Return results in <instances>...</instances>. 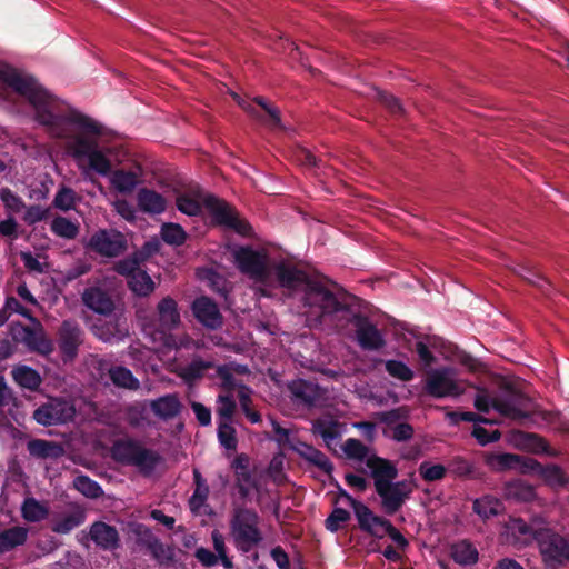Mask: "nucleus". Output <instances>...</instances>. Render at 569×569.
I'll use <instances>...</instances> for the list:
<instances>
[{
  "label": "nucleus",
  "instance_id": "obj_1",
  "mask_svg": "<svg viewBox=\"0 0 569 569\" xmlns=\"http://www.w3.org/2000/svg\"><path fill=\"white\" fill-rule=\"evenodd\" d=\"M0 80L28 99L34 109L36 120L47 127L53 137L69 138L72 130L92 137L102 133V126L87 116L63 114L58 100L49 94L33 77L13 68L3 67L0 69Z\"/></svg>",
  "mask_w": 569,
  "mask_h": 569
},
{
  "label": "nucleus",
  "instance_id": "obj_2",
  "mask_svg": "<svg viewBox=\"0 0 569 569\" xmlns=\"http://www.w3.org/2000/svg\"><path fill=\"white\" fill-rule=\"evenodd\" d=\"M300 301L308 321L342 329L343 320L357 303V298L346 291H333L327 278L318 273Z\"/></svg>",
  "mask_w": 569,
  "mask_h": 569
},
{
  "label": "nucleus",
  "instance_id": "obj_3",
  "mask_svg": "<svg viewBox=\"0 0 569 569\" xmlns=\"http://www.w3.org/2000/svg\"><path fill=\"white\" fill-rule=\"evenodd\" d=\"M178 325L177 302L171 298H164L158 306L157 323H146L142 330L149 337L152 350L163 363L176 361L178 358V345L173 335Z\"/></svg>",
  "mask_w": 569,
  "mask_h": 569
},
{
  "label": "nucleus",
  "instance_id": "obj_4",
  "mask_svg": "<svg viewBox=\"0 0 569 569\" xmlns=\"http://www.w3.org/2000/svg\"><path fill=\"white\" fill-rule=\"evenodd\" d=\"M370 469V476L377 495L381 500V507L388 515H393L401 509L416 487L413 480H396L398 470L396 465H366Z\"/></svg>",
  "mask_w": 569,
  "mask_h": 569
},
{
  "label": "nucleus",
  "instance_id": "obj_5",
  "mask_svg": "<svg viewBox=\"0 0 569 569\" xmlns=\"http://www.w3.org/2000/svg\"><path fill=\"white\" fill-rule=\"evenodd\" d=\"M161 248V240L157 237L148 240L142 248L131 257L116 263L114 270L128 277L130 289L138 296H148L154 289L151 277L140 269V264Z\"/></svg>",
  "mask_w": 569,
  "mask_h": 569
},
{
  "label": "nucleus",
  "instance_id": "obj_6",
  "mask_svg": "<svg viewBox=\"0 0 569 569\" xmlns=\"http://www.w3.org/2000/svg\"><path fill=\"white\" fill-rule=\"evenodd\" d=\"M260 518L254 510L236 508L230 520V535L236 549L242 553L258 547L263 535L259 528Z\"/></svg>",
  "mask_w": 569,
  "mask_h": 569
},
{
  "label": "nucleus",
  "instance_id": "obj_7",
  "mask_svg": "<svg viewBox=\"0 0 569 569\" xmlns=\"http://www.w3.org/2000/svg\"><path fill=\"white\" fill-rule=\"evenodd\" d=\"M237 269L256 283L269 286L272 280L270 257L264 250H256L251 246H238L232 249Z\"/></svg>",
  "mask_w": 569,
  "mask_h": 569
},
{
  "label": "nucleus",
  "instance_id": "obj_8",
  "mask_svg": "<svg viewBox=\"0 0 569 569\" xmlns=\"http://www.w3.org/2000/svg\"><path fill=\"white\" fill-rule=\"evenodd\" d=\"M422 391L433 399L458 398L465 393L466 387L456 378V370L445 366L426 370Z\"/></svg>",
  "mask_w": 569,
  "mask_h": 569
},
{
  "label": "nucleus",
  "instance_id": "obj_9",
  "mask_svg": "<svg viewBox=\"0 0 569 569\" xmlns=\"http://www.w3.org/2000/svg\"><path fill=\"white\" fill-rule=\"evenodd\" d=\"M204 207L209 211L212 226L232 230L243 237L251 236V224L241 218L236 207L224 199L208 194L204 200Z\"/></svg>",
  "mask_w": 569,
  "mask_h": 569
},
{
  "label": "nucleus",
  "instance_id": "obj_10",
  "mask_svg": "<svg viewBox=\"0 0 569 569\" xmlns=\"http://www.w3.org/2000/svg\"><path fill=\"white\" fill-rule=\"evenodd\" d=\"M349 323L355 327L356 340L362 350L378 351L386 346L382 332L357 308V303L343 320V328Z\"/></svg>",
  "mask_w": 569,
  "mask_h": 569
},
{
  "label": "nucleus",
  "instance_id": "obj_11",
  "mask_svg": "<svg viewBox=\"0 0 569 569\" xmlns=\"http://www.w3.org/2000/svg\"><path fill=\"white\" fill-rule=\"evenodd\" d=\"M273 437L281 452L292 451L305 459L306 462H328L327 457L317 448L300 441L296 432L283 428L276 420H271Z\"/></svg>",
  "mask_w": 569,
  "mask_h": 569
},
{
  "label": "nucleus",
  "instance_id": "obj_12",
  "mask_svg": "<svg viewBox=\"0 0 569 569\" xmlns=\"http://www.w3.org/2000/svg\"><path fill=\"white\" fill-rule=\"evenodd\" d=\"M535 540L539 546L547 567L557 569L569 561V542L549 528L535 531Z\"/></svg>",
  "mask_w": 569,
  "mask_h": 569
},
{
  "label": "nucleus",
  "instance_id": "obj_13",
  "mask_svg": "<svg viewBox=\"0 0 569 569\" xmlns=\"http://www.w3.org/2000/svg\"><path fill=\"white\" fill-rule=\"evenodd\" d=\"M69 150L79 163L86 159L91 170L103 177L110 174L111 163L107 156L98 149L96 140L76 136L69 142Z\"/></svg>",
  "mask_w": 569,
  "mask_h": 569
},
{
  "label": "nucleus",
  "instance_id": "obj_14",
  "mask_svg": "<svg viewBox=\"0 0 569 569\" xmlns=\"http://www.w3.org/2000/svg\"><path fill=\"white\" fill-rule=\"evenodd\" d=\"M278 286L291 293L302 296L318 273L309 272L295 264L280 261L272 268Z\"/></svg>",
  "mask_w": 569,
  "mask_h": 569
},
{
  "label": "nucleus",
  "instance_id": "obj_15",
  "mask_svg": "<svg viewBox=\"0 0 569 569\" xmlns=\"http://www.w3.org/2000/svg\"><path fill=\"white\" fill-rule=\"evenodd\" d=\"M76 416L74 405L63 398L51 397L48 402L37 408L33 419L42 426L63 425L72 421Z\"/></svg>",
  "mask_w": 569,
  "mask_h": 569
},
{
  "label": "nucleus",
  "instance_id": "obj_16",
  "mask_svg": "<svg viewBox=\"0 0 569 569\" xmlns=\"http://www.w3.org/2000/svg\"><path fill=\"white\" fill-rule=\"evenodd\" d=\"M287 387L292 401L308 409L320 406L326 399V390L312 380L295 379Z\"/></svg>",
  "mask_w": 569,
  "mask_h": 569
},
{
  "label": "nucleus",
  "instance_id": "obj_17",
  "mask_svg": "<svg viewBox=\"0 0 569 569\" xmlns=\"http://www.w3.org/2000/svg\"><path fill=\"white\" fill-rule=\"evenodd\" d=\"M111 457L116 462H159L157 456L130 438L116 441L111 448Z\"/></svg>",
  "mask_w": 569,
  "mask_h": 569
},
{
  "label": "nucleus",
  "instance_id": "obj_18",
  "mask_svg": "<svg viewBox=\"0 0 569 569\" xmlns=\"http://www.w3.org/2000/svg\"><path fill=\"white\" fill-rule=\"evenodd\" d=\"M127 246L124 236L114 229L97 231L89 240L88 247L103 257H117Z\"/></svg>",
  "mask_w": 569,
  "mask_h": 569
},
{
  "label": "nucleus",
  "instance_id": "obj_19",
  "mask_svg": "<svg viewBox=\"0 0 569 569\" xmlns=\"http://www.w3.org/2000/svg\"><path fill=\"white\" fill-rule=\"evenodd\" d=\"M493 470L503 471L518 467L521 473H537L548 486L560 488L567 485L568 477L565 475L559 465H491Z\"/></svg>",
  "mask_w": 569,
  "mask_h": 569
},
{
  "label": "nucleus",
  "instance_id": "obj_20",
  "mask_svg": "<svg viewBox=\"0 0 569 569\" xmlns=\"http://www.w3.org/2000/svg\"><path fill=\"white\" fill-rule=\"evenodd\" d=\"M199 183L180 174V212L188 216H198L204 207L206 197Z\"/></svg>",
  "mask_w": 569,
  "mask_h": 569
},
{
  "label": "nucleus",
  "instance_id": "obj_21",
  "mask_svg": "<svg viewBox=\"0 0 569 569\" xmlns=\"http://www.w3.org/2000/svg\"><path fill=\"white\" fill-rule=\"evenodd\" d=\"M527 401L528 398L522 392L507 386L501 396H496L495 410L511 419L527 418L528 415L522 409Z\"/></svg>",
  "mask_w": 569,
  "mask_h": 569
},
{
  "label": "nucleus",
  "instance_id": "obj_22",
  "mask_svg": "<svg viewBox=\"0 0 569 569\" xmlns=\"http://www.w3.org/2000/svg\"><path fill=\"white\" fill-rule=\"evenodd\" d=\"M191 310L196 320L207 329L217 330L223 325V316L218 305L207 296L196 298Z\"/></svg>",
  "mask_w": 569,
  "mask_h": 569
},
{
  "label": "nucleus",
  "instance_id": "obj_23",
  "mask_svg": "<svg viewBox=\"0 0 569 569\" xmlns=\"http://www.w3.org/2000/svg\"><path fill=\"white\" fill-rule=\"evenodd\" d=\"M89 537L102 550H114L120 546L116 527L103 521H96L90 526Z\"/></svg>",
  "mask_w": 569,
  "mask_h": 569
},
{
  "label": "nucleus",
  "instance_id": "obj_24",
  "mask_svg": "<svg viewBox=\"0 0 569 569\" xmlns=\"http://www.w3.org/2000/svg\"><path fill=\"white\" fill-rule=\"evenodd\" d=\"M341 425L331 416L320 417L312 421V432L322 438L326 446L337 452L336 446L341 437Z\"/></svg>",
  "mask_w": 569,
  "mask_h": 569
},
{
  "label": "nucleus",
  "instance_id": "obj_25",
  "mask_svg": "<svg viewBox=\"0 0 569 569\" xmlns=\"http://www.w3.org/2000/svg\"><path fill=\"white\" fill-rule=\"evenodd\" d=\"M81 342V330L78 323L64 320L60 329V349L64 360H71L76 357Z\"/></svg>",
  "mask_w": 569,
  "mask_h": 569
},
{
  "label": "nucleus",
  "instance_id": "obj_26",
  "mask_svg": "<svg viewBox=\"0 0 569 569\" xmlns=\"http://www.w3.org/2000/svg\"><path fill=\"white\" fill-rule=\"evenodd\" d=\"M353 512L361 530L369 532L378 538L383 537V527L386 519L376 516L369 507L362 502L353 503Z\"/></svg>",
  "mask_w": 569,
  "mask_h": 569
},
{
  "label": "nucleus",
  "instance_id": "obj_27",
  "mask_svg": "<svg viewBox=\"0 0 569 569\" xmlns=\"http://www.w3.org/2000/svg\"><path fill=\"white\" fill-rule=\"evenodd\" d=\"M341 455L338 457H346L348 459L357 460L358 462H391L388 459L380 458L376 455H369L370 450L360 440L356 438H348L339 446Z\"/></svg>",
  "mask_w": 569,
  "mask_h": 569
},
{
  "label": "nucleus",
  "instance_id": "obj_28",
  "mask_svg": "<svg viewBox=\"0 0 569 569\" xmlns=\"http://www.w3.org/2000/svg\"><path fill=\"white\" fill-rule=\"evenodd\" d=\"M110 184L120 193L132 192L142 180V170L137 167L130 170H116L110 172Z\"/></svg>",
  "mask_w": 569,
  "mask_h": 569
},
{
  "label": "nucleus",
  "instance_id": "obj_29",
  "mask_svg": "<svg viewBox=\"0 0 569 569\" xmlns=\"http://www.w3.org/2000/svg\"><path fill=\"white\" fill-rule=\"evenodd\" d=\"M82 301L89 309L100 315H110L114 309L110 296L97 287L86 289Z\"/></svg>",
  "mask_w": 569,
  "mask_h": 569
},
{
  "label": "nucleus",
  "instance_id": "obj_30",
  "mask_svg": "<svg viewBox=\"0 0 569 569\" xmlns=\"http://www.w3.org/2000/svg\"><path fill=\"white\" fill-rule=\"evenodd\" d=\"M137 201L143 212L151 214H159L167 207V201L160 193L147 188L139 190Z\"/></svg>",
  "mask_w": 569,
  "mask_h": 569
},
{
  "label": "nucleus",
  "instance_id": "obj_31",
  "mask_svg": "<svg viewBox=\"0 0 569 569\" xmlns=\"http://www.w3.org/2000/svg\"><path fill=\"white\" fill-rule=\"evenodd\" d=\"M28 539V529L14 526L0 531V555L23 546Z\"/></svg>",
  "mask_w": 569,
  "mask_h": 569
},
{
  "label": "nucleus",
  "instance_id": "obj_32",
  "mask_svg": "<svg viewBox=\"0 0 569 569\" xmlns=\"http://www.w3.org/2000/svg\"><path fill=\"white\" fill-rule=\"evenodd\" d=\"M11 375L14 382L24 389L37 390L42 383L40 373L36 369L26 365L13 367Z\"/></svg>",
  "mask_w": 569,
  "mask_h": 569
},
{
  "label": "nucleus",
  "instance_id": "obj_33",
  "mask_svg": "<svg viewBox=\"0 0 569 569\" xmlns=\"http://www.w3.org/2000/svg\"><path fill=\"white\" fill-rule=\"evenodd\" d=\"M27 448L29 453L37 459H57L63 453L62 446L42 439L30 440Z\"/></svg>",
  "mask_w": 569,
  "mask_h": 569
},
{
  "label": "nucleus",
  "instance_id": "obj_34",
  "mask_svg": "<svg viewBox=\"0 0 569 569\" xmlns=\"http://www.w3.org/2000/svg\"><path fill=\"white\" fill-rule=\"evenodd\" d=\"M86 521V511L76 508L52 522L51 530L59 535H67Z\"/></svg>",
  "mask_w": 569,
  "mask_h": 569
},
{
  "label": "nucleus",
  "instance_id": "obj_35",
  "mask_svg": "<svg viewBox=\"0 0 569 569\" xmlns=\"http://www.w3.org/2000/svg\"><path fill=\"white\" fill-rule=\"evenodd\" d=\"M450 555L453 561L460 566L475 565L479 557L477 548L466 540L453 543Z\"/></svg>",
  "mask_w": 569,
  "mask_h": 569
},
{
  "label": "nucleus",
  "instance_id": "obj_36",
  "mask_svg": "<svg viewBox=\"0 0 569 569\" xmlns=\"http://www.w3.org/2000/svg\"><path fill=\"white\" fill-rule=\"evenodd\" d=\"M505 495L513 501H531L536 497L535 488L522 480H512L506 483Z\"/></svg>",
  "mask_w": 569,
  "mask_h": 569
},
{
  "label": "nucleus",
  "instance_id": "obj_37",
  "mask_svg": "<svg viewBox=\"0 0 569 569\" xmlns=\"http://www.w3.org/2000/svg\"><path fill=\"white\" fill-rule=\"evenodd\" d=\"M472 509L481 519H489L501 511L502 503L500 499L488 495L475 499Z\"/></svg>",
  "mask_w": 569,
  "mask_h": 569
},
{
  "label": "nucleus",
  "instance_id": "obj_38",
  "mask_svg": "<svg viewBox=\"0 0 569 569\" xmlns=\"http://www.w3.org/2000/svg\"><path fill=\"white\" fill-rule=\"evenodd\" d=\"M21 515L28 522H38L48 517L49 509L36 498L28 497L21 506Z\"/></svg>",
  "mask_w": 569,
  "mask_h": 569
},
{
  "label": "nucleus",
  "instance_id": "obj_39",
  "mask_svg": "<svg viewBox=\"0 0 569 569\" xmlns=\"http://www.w3.org/2000/svg\"><path fill=\"white\" fill-rule=\"evenodd\" d=\"M151 408L162 419L174 417L178 413V398L176 395L160 397L151 403Z\"/></svg>",
  "mask_w": 569,
  "mask_h": 569
},
{
  "label": "nucleus",
  "instance_id": "obj_40",
  "mask_svg": "<svg viewBox=\"0 0 569 569\" xmlns=\"http://www.w3.org/2000/svg\"><path fill=\"white\" fill-rule=\"evenodd\" d=\"M109 376L111 381L118 387L127 388L130 390H136L139 388V380L133 377L129 369L122 366L110 368Z\"/></svg>",
  "mask_w": 569,
  "mask_h": 569
},
{
  "label": "nucleus",
  "instance_id": "obj_41",
  "mask_svg": "<svg viewBox=\"0 0 569 569\" xmlns=\"http://www.w3.org/2000/svg\"><path fill=\"white\" fill-rule=\"evenodd\" d=\"M379 362L385 363V369L390 377L398 379L402 382L411 381L415 377L413 370L400 360H395V359L382 360V359H380Z\"/></svg>",
  "mask_w": 569,
  "mask_h": 569
},
{
  "label": "nucleus",
  "instance_id": "obj_42",
  "mask_svg": "<svg viewBox=\"0 0 569 569\" xmlns=\"http://www.w3.org/2000/svg\"><path fill=\"white\" fill-rule=\"evenodd\" d=\"M194 479L197 487L189 499V506L193 513H200L201 508L204 506V502L208 497V486L201 479L199 471L194 470Z\"/></svg>",
  "mask_w": 569,
  "mask_h": 569
},
{
  "label": "nucleus",
  "instance_id": "obj_43",
  "mask_svg": "<svg viewBox=\"0 0 569 569\" xmlns=\"http://www.w3.org/2000/svg\"><path fill=\"white\" fill-rule=\"evenodd\" d=\"M51 231L60 238L74 239L79 233V226L64 217H57L51 221Z\"/></svg>",
  "mask_w": 569,
  "mask_h": 569
},
{
  "label": "nucleus",
  "instance_id": "obj_44",
  "mask_svg": "<svg viewBox=\"0 0 569 569\" xmlns=\"http://www.w3.org/2000/svg\"><path fill=\"white\" fill-rule=\"evenodd\" d=\"M73 486L79 492L90 499H97L103 495V490L99 483L88 476H77L73 480Z\"/></svg>",
  "mask_w": 569,
  "mask_h": 569
},
{
  "label": "nucleus",
  "instance_id": "obj_45",
  "mask_svg": "<svg viewBox=\"0 0 569 569\" xmlns=\"http://www.w3.org/2000/svg\"><path fill=\"white\" fill-rule=\"evenodd\" d=\"M210 367V362L203 361L202 359H194L187 367L180 368V379L186 383H192L193 381L201 379L206 369Z\"/></svg>",
  "mask_w": 569,
  "mask_h": 569
},
{
  "label": "nucleus",
  "instance_id": "obj_46",
  "mask_svg": "<svg viewBox=\"0 0 569 569\" xmlns=\"http://www.w3.org/2000/svg\"><path fill=\"white\" fill-rule=\"evenodd\" d=\"M253 102L261 107L267 113L266 118L261 116V122L271 128H281L280 110L277 107L270 106L261 96L254 97Z\"/></svg>",
  "mask_w": 569,
  "mask_h": 569
},
{
  "label": "nucleus",
  "instance_id": "obj_47",
  "mask_svg": "<svg viewBox=\"0 0 569 569\" xmlns=\"http://www.w3.org/2000/svg\"><path fill=\"white\" fill-rule=\"evenodd\" d=\"M233 466H234V472L238 477L239 493L241 497L246 498L256 486L254 480L248 472V467L250 465H233Z\"/></svg>",
  "mask_w": 569,
  "mask_h": 569
},
{
  "label": "nucleus",
  "instance_id": "obj_48",
  "mask_svg": "<svg viewBox=\"0 0 569 569\" xmlns=\"http://www.w3.org/2000/svg\"><path fill=\"white\" fill-rule=\"evenodd\" d=\"M211 539H212L216 555L219 557L220 562L223 566V568L232 569L233 562L227 555V547H226V541H224L223 535L221 532H219V530L214 529L211 532Z\"/></svg>",
  "mask_w": 569,
  "mask_h": 569
},
{
  "label": "nucleus",
  "instance_id": "obj_49",
  "mask_svg": "<svg viewBox=\"0 0 569 569\" xmlns=\"http://www.w3.org/2000/svg\"><path fill=\"white\" fill-rule=\"evenodd\" d=\"M345 479L349 487L358 491H365L368 487V479H371L370 469L365 465V468L361 470L346 473Z\"/></svg>",
  "mask_w": 569,
  "mask_h": 569
},
{
  "label": "nucleus",
  "instance_id": "obj_50",
  "mask_svg": "<svg viewBox=\"0 0 569 569\" xmlns=\"http://www.w3.org/2000/svg\"><path fill=\"white\" fill-rule=\"evenodd\" d=\"M447 417L450 419V421L455 425H458L460 421H468L473 422V425L478 423H485V425H493L495 421L488 418H485L478 413L471 412V411H450L448 412Z\"/></svg>",
  "mask_w": 569,
  "mask_h": 569
},
{
  "label": "nucleus",
  "instance_id": "obj_51",
  "mask_svg": "<svg viewBox=\"0 0 569 569\" xmlns=\"http://www.w3.org/2000/svg\"><path fill=\"white\" fill-rule=\"evenodd\" d=\"M26 341L31 350L41 355H49L53 350L52 342L46 339L42 335L29 332L26 337Z\"/></svg>",
  "mask_w": 569,
  "mask_h": 569
},
{
  "label": "nucleus",
  "instance_id": "obj_52",
  "mask_svg": "<svg viewBox=\"0 0 569 569\" xmlns=\"http://www.w3.org/2000/svg\"><path fill=\"white\" fill-rule=\"evenodd\" d=\"M218 438L220 443L228 450L236 449V430L229 422H220L218 427Z\"/></svg>",
  "mask_w": 569,
  "mask_h": 569
},
{
  "label": "nucleus",
  "instance_id": "obj_53",
  "mask_svg": "<svg viewBox=\"0 0 569 569\" xmlns=\"http://www.w3.org/2000/svg\"><path fill=\"white\" fill-rule=\"evenodd\" d=\"M217 376L221 379V387L228 392L233 390H239V386L243 385L242 382H238L234 378L232 370L227 365L218 366Z\"/></svg>",
  "mask_w": 569,
  "mask_h": 569
},
{
  "label": "nucleus",
  "instance_id": "obj_54",
  "mask_svg": "<svg viewBox=\"0 0 569 569\" xmlns=\"http://www.w3.org/2000/svg\"><path fill=\"white\" fill-rule=\"evenodd\" d=\"M471 433L482 446L499 440L501 436V432L498 429L488 430L481 426V423L473 425Z\"/></svg>",
  "mask_w": 569,
  "mask_h": 569
},
{
  "label": "nucleus",
  "instance_id": "obj_55",
  "mask_svg": "<svg viewBox=\"0 0 569 569\" xmlns=\"http://www.w3.org/2000/svg\"><path fill=\"white\" fill-rule=\"evenodd\" d=\"M219 407L217 409V412L220 418H222L224 421L228 422L233 417V413L236 411L237 405L233 400L232 396L227 395L222 396L220 395L218 397Z\"/></svg>",
  "mask_w": 569,
  "mask_h": 569
},
{
  "label": "nucleus",
  "instance_id": "obj_56",
  "mask_svg": "<svg viewBox=\"0 0 569 569\" xmlns=\"http://www.w3.org/2000/svg\"><path fill=\"white\" fill-rule=\"evenodd\" d=\"M478 392L475 397V408L479 412L488 413L490 409H495L496 397H491L487 389L477 388Z\"/></svg>",
  "mask_w": 569,
  "mask_h": 569
},
{
  "label": "nucleus",
  "instance_id": "obj_57",
  "mask_svg": "<svg viewBox=\"0 0 569 569\" xmlns=\"http://www.w3.org/2000/svg\"><path fill=\"white\" fill-rule=\"evenodd\" d=\"M349 518L350 515L347 510L343 508H335L326 520V528L331 532H336Z\"/></svg>",
  "mask_w": 569,
  "mask_h": 569
},
{
  "label": "nucleus",
  "instance_id": "obj_58",
  "mask_svg": "<svg viewBox=\"0 0 569 569\" xmlns=\"http://www.w3.org/2000/svg\"><path fill=\"white\" fill-rule=\"evenodd\" d=\"M76 193L72 189L62 188L54 197V206L61 210H69L73 207Z\"/></svg>",
  "mask_w": 569,
  "mask_h": 569
},
{
  "label": "nucleus",
  "instance_id": "obj_59",
  "mask_svg": "<svg viewBox=\"0 0 569 569\" xmlns=\"http://www.w3.org/2000/svg\"><path fill=\"white\" fill-rule=\"evenodd\" d=\"M0 199L6 208L12 212H19L22 207V200L9 189L0 190Z\"/></svg>",
  "mask_w": 569,
  "mask_h": 569
},
{
  "label": "nucleus",
  "instance_id": "obj_60",
  "mask_svg": "<svg viewBox=\"0 0 569 569\" xmlns=\"http://www.w3.org/2000/svg\"><path fill=\"white\" fill-rule=\"evenodd\" d=\"M445 465H420V475L427 481H436L445 476Z\"/></svg>",
  "mask_w": 569,
  "mask_h": 569
},
{
  "label": "nucleus",
  "instance_id": "obj_61",
  "mask_svg": "<svg viewBox=\"0 0 569 569\" xmlns=\"http://www.w3.org/2000/svg\"><path fill=\"white\" fill-rule=\"evenodd\" d=\"M540 523H545L541 519H533L532 523H527L523 520H515L512 525V529L521 535H529L535 539V531L543 529L539 527Z\"/></svg>",
  "mask_w": 569,
  "mask_h": 569
},
{
  "label": "nucleus",
  "instance_id": "obj_62",
  "mask_svg": "<svg viewBox=\"0 0 569 569\" xmlns=\"http://www.w3.org/2000/svg\"><path fill=\"white\" fill-rule=\"evenodd\" d=\"M160 540L147 527L140 526L138 529V543L144 547L148 551L156 547Z\"/></svg>",
  "mask_w": 569,
  "mask_h": 569
},
{
  "label": "nucleus",
  "instance_id": "obj_63",
  "mask_svg": "<svg viewBox=\"0 0 569 569\" xmlns=\"http://www.w3.org/2000/svg\"><path fill=\"white\" fill-rule=\"evenodd\" d=\"M113 208L118 214H120L127 221L136 220V209L134 207L124 199H118L113 203Z\"/></svg>",
  "mask_w": 569,
  "mask_h": 569
},
{
  "label": "nucleus",
  "instance_id": "obj_64",
  "mask_svg": "<svg viewBox=\"0 0 569 569\" xmlns=\"http://www.w3.org/2000/svg\"><path fill=\"white\" fill-rule=\"evenodd\" d=\"M151 556L160 563H166L173 558V550L159 541L154 548L149 550Z\"/></svg>",
  "mask_w": 569,
  "mask_h": 569
}]
</instances>
